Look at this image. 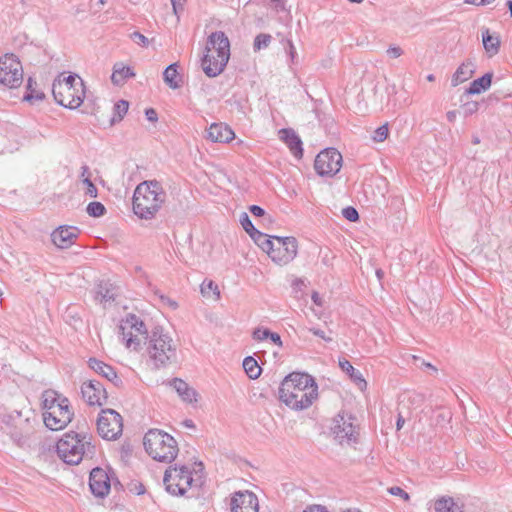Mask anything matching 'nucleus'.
<instances>
[{"instance_id": "obj_52", "label": "nucleus", "mask_w": 512, "mask_h": 512, "mask_svg": "<svg viewBox=\"0 0 512 512\" xmlns=\"http://www.w3.org/2000/svg\"><path fill=\"white\" fill-rule=\"evenodd\" d=\"M249 210L256 217H261L265 214L264 209L258 205H251Z\"/></svg>"}, {"instance_id": "obj_63", "label": "nucleus", "mask_w": 512, "mask_h": 512, "mask_svg": "<svg viewBox=\"0 0 512 512\" xmlns=\"http://www.w3.org/2000/svg\"><path fill=\"white\" fill-rule=\"evenodd\" d=\"M184 425L188 428H194V423L192 420L188 419L184 421Z\"/></svg>"}, {"instance_id": "obj_36", "label": "nucleus", "mask_w": 512, "mask_h": 512, "mask_svg": "<svg viewBox=\"0 0 512 512\" xmlns=\"http://www.w3.org/2000/svg\"><path fill=\"white\" fill-rule=\"evenodd\" d=\"M200 289H201L202 295L205 297H210L211 295H213L215 297V299H219V297H220V291H219L218 285L215 282H213L212 280L203 281Z\"/></svg>"}, {"instance_id": "obj_40", "label": "nucleus", "mask_w": 512, "mask_h": 512, "mask_svg": "<svg viewBox=\"0 0 512 512\" xmlns=\"http://www.w3.org/2000/svg\"><path fill=\"white\" fill-rule=\"evenodd\" d=\"M86 211L90 216L100 217L104 215L106 209L105 206L100 202H90Z\"/></svg>"}, {"instance_id": "obj_6", "label": "nucleus", "mask_w": 512, "mask_h": 512, "mask_svg": "<svg viewBox=\"0 0 512 512\" xmlns=\"http://www.w3.org/2000/svg\"><path fill=\"white\" fill-rule=\"evenodd\" d=\"M203 469L202 462L195 463L193 471L185 465L170 466L163 477L166 491L174 496H182L193 485H201Z\"/></svg>"}, {"instance_id": "obj_1", "label": "nucleus", "mask_w": 512, "mask_h": 512, "mask_svg": "<svg viewBox=\"0 0 512 512\" xmlns=\"http://www.w3.org/2000/svg\"><path fill=\"white\" fill-rule=\"evenodd\" d=\"M318 397V386L312 376L293 372L287 375L279 387V399L295 411L308 409Z\"/></svg>"}, {"instance_id": "obj_55", "label": "nucleus", "mask_w": 512, "mask_h": 512, "mask_svg": "<svg viewBox=\"0 0 512 512\" xmlns=\"http://www.w3.org/2000/svg\"><path fill=\"white\" fill-rule=\"evenodd\" d=\"M186 0H171L172 7L175 14H178L179 11L183 10V4Z\"/></svg>"}, {"instance_id": "obj_60", "label": "nucleus", "mask_w": 512, "mask_h": 512, "mask_svg": "<svg viewBox=\"0 0 512 512\" xmlns=\"http://www.w3.org/2000/svg\"><path fill=\"white\" fill-rule=\"evenodd\" d=\"M133 490L135 491V493L137 495L144 494V492H145V488H144L143 484H141V483L135 485V488Z\"/></svg>"}, {"instance_id": "obj_19", "label": "nucleus", "mask_w": 512, "mask_h": 512, "mask_svg": "<svg viewBox=\"0 0 512 512\" xmlns=\"http://www.w3.org/2000/svg\"><path fill=\"white\" fill-rule=\"evenodd\" d=\"M80 235L75 226H60L51 233L52 242L60 249L71 247Z\"/></svg>"}, {"instance_id": "obj_7", "label": "nucleus", "mask_w": 512, "mask_h": 512, "mask_svg": "<svg viewBox=\"0 0 512 512\" xmlns=\"http://www.w3.org/2000/svg\"><path fill=\"white\" fill-rule=\"evenodd\" d=\"M52 94L56 103L62 107L77 109L85 98L84 81L77 74H61L53 81Z\"/></svg>"}, {"instance_id": "obj_29", "label": "nucleus", "mask_w": 512, "mask_h": 512, "mask_svg": "<svg viewBox=\"0 0 512 512\" xmlns=\"http://www.w3.org/2000/svg\"><path fill=\"white\" fill-rule=\"evenodd\" d=\"M62 398L56 391L54 390H46L42 393V409L43 412H48L53 410L54 407H59L63 405Z\"/></svg>"}, {"instance_id": "obj_62", "label": "nucleus", "mask_w": 512, "mask_h": 512, "mask_svg": "<svg viewBox=\"0 0 512 512\" xmlns=\"http://www.w3.org/2000/svg\"><path fill=\"white\" fill-rule=\"evenodd\" d=\"M81 170H82V172H81L82 177H84V178L89 177L88 176L89 175V167L88 166H86V165L82 166Z\"/></svg>"}, {"instance_id": "obj_48", "label": "nucleus", "mask_w": 512, "mask_h": 512, "mask_svg": "<svg viewBox=\"0 0 512 512\" xmlns=\"http://www.w3.org/2000/svg\"><path fill=\"white\" fill-rule=\"evenodd\" d=\"M386 52L391 58H399L404 53L403 49L399 46H390Z\"/></svg>"}, {"instance_id": "obj_5", "label": "nucleus", "mask_w": 512, "mask_h": 512, "mask_svg": "<svg viewBox=\"0 0 512 512\" xmlns=\"http://www.w3.org/2000/svg\"><path fill=\"white\" fill-rule=\"evenodd\" d=\"M91 439L88 434L67 432L58 440L56 452L65 463L79 464L84 457H92L95 453Z\"/></svg>"}, {"instance_id": "obj_59", "label": "nucleus", "mask_w": 512, "mask_h": 512, "mask_svg": "<svg viewBox=\"0 0 512 512\" xmlns=\"http://www.w3.org/2000/svg\"><path fill=\"white\" fill-rule=\"evenodd\" d=\"M405 423V419L401 414L398 415L397 422H396V429L400 430L402 429L403 425Z\"/></svg>"}, {"instance_id": "obj_56", "label": "nucleus", "mask_w": 512, "mask_h": 512, "mask_svg": "<svg viewBox=\"0 0 512 512\" xmlns=\"http://www.w3.org/2000/svg\"><path fill=\"white\" fill-rule=\"evenodd\" d=\"M305 282L303 279L301 278H296L293 282H292V288L296 291H300L302 290L304 287H305Z\"/></svg>"}, {"instance_id": "obj_45", "label": "nucleus", "mask_w": 512, "mask_h": 512, "mask_svg": "<svg viewBox=\"0 0 512 512\" xmlns=\"http://www.w3.org/2000/svg\"><path fill=\"white\" fill-rule=\"evenodd\" d=\"M269 332H270V330L267 328L258 327L256 329H254V331L252 333V337L256 341H263L268 338Z\"/></svg>"}, {"instance_id": "obj_61", "label": "nucleus", "mask_w": 512, "mask_h": 512, "mask_svg": "<svg viewBox=\"0 0 512 512\" xmlns=\"http://www.w3.org/2000/svg\"><path fill=\"white\" fill-rule=\"evenodd\" d=\"M456 115H457V112L456 111H448L446 116H447V120L449 122H454L455 119H456Z\"/></svg>"}, {"instance_id": "obj_28", "label": "nucleus", "mask_w": 512, "mask_h": 512, "mask_svg": "<svg viewBox=\"0 0 512 512\" xmlns=\"http://www.w3.org/2000/svg\"><path fill=\"white\" fill-rule=\"evenodd\" d=\"M178 64L172 63L163 72V80L171 89L181 87L182 78L178 73Z\"/></svg>"}, {"instance_id": "obj_16", "label": "nucleus", "mask_w": 512, "mask_h": 512, "mask_svg": "<svg viewBox=\"0 0 512 512\" xmlns=\"http://www.w3.org/2000/svg\"><path fill=\"white\" fill-rule=\"evenodd\" d=\"M83 399L90 406H102L107 402V392L102 383L96 380L84 382L81 386Z\"/></svg>"}, {"instance_id": "obj_42", "label": "nucleus", "mask_w": 512, "mask_h": 512, "mask_svg": "<svg viewBox=\"0 0 512 512\" xmlns=\"http://www.w3.org/2000/svg\"><path fill=\"white\" fill-rule=\"evenodd\" d=\"M388 134V124H383L373 132L372 139L375 142H383L388 137Z\"/></svg>"}, {"instance_id": "obj_9", "label": "nucleus", "mask_w": 512, "mask_h": 512, "mask_svg": "<svg viewBox=\"0 0 512 512\" xmlns=\"http://www.w3.org/2000/svg\"><path fill=\"white\" fill-rule=\"evenodd\" d=\"M120 335L125 346L138 351L141 344V335H147L145 323L135 314H128L119 325Z\"/></svg>"}, {"instance_id": "obj_38", "label": "nucleus", "mask_w": 512, "mask_h": 512, "mask_svg": "<svg viewBox=\"0 0 512 512\" xmlns=\"http://www.w3.org/2000/svg\"><path fill=\"white\" fill-rule=\"evenodd\" d=\"M272 37L270 34L260 33L258 34L253 42L254 51H260L266 49L271 43Z\"/></svg>"}, {"instance_id": "obj_35", "label": "nucleus", "mask_w": 512, "mask_h": 512, "mask_svg": "<svg viewBox=\"0 0 512 512\" xmlns=\"http://www.w3.org/2000/svg\"><path fill=\"white\" fill-rule=\"evenodd\" d=\"M114 296L115 294L110 284L101 283L98 285L96 298L99 299L101 302L114 300Z\"/></svg>"}, {"instance_id": "obj_4", "label": "nucleus", "mask_w": 512, "mask_h": 512, "mask_svg": "<svg viewBox=\"0 0 512 512\" xmlns=\"http://www.w3.org/2000/svg\"><path fill=\"white\" fill-rule=\"evenodd\" d=\"M230 58V41L223 31L211 33L206 42L201 66L208 77L218 76Z\"/></svg>"}, {"instance_id": "obj_15", "label": "nucleus", "mask_w": 512, "mask_h": 512, "mask_svg": "<svg viewBox=\"0 0 512 512\" xmlns=\"http://www.w3.org/2000/svg\"><path fill=\"white\" fill-rule=\"evenodd\" d=\"M355 417L347 413H339L334 419L332 433L335 438L342 444L355 443L357 441V427L355 425Z\"/></svg>"}, {"instance_id": "obj_24", "label": "nucleus", "mask_w": 512, "mask_h": 512, "mask_svg": "<svg viewBox=\"0 0 512 512\" xmlns=\"http://www.w3.org/2000/svg\"><path fill=\"white\" fill-rule=\"evenodd\" d=\"M170 384L184 402L193 403L197 401V392L184 380L174 378Z\"/></svg>"}, {"instance_id": "obj_46", "label": "nucleus", "mask_w": 512, "mask_h": 512, "mask_svg": "<svg viewBox=\"0 0 512 512\" xmlns=\"http://www.w3.org/2000/svg\"><path fill=\"white\" fill-rule=\"evenodd\" d=\"M83 183L87 186L86 195H88L91 198H96L98 191L96 186L91 181V179L89 177H85L83 179Z\"/></svg>"}, {"instance_id": "obj_32", "label": "nucleus", "mask_w": 512, "mask_h": 512, "mask_svg": "<svg viewBox=\"0 0 512 512\" xmlns=\"http://www.w3.org/2000/svg\"><path fill=\"white\" fill-rule=\"evenodd\" d=\"M482 41L486 52L489 56H494L498 53L500 47V41L498 37H494L489 33V30L486 29L482 33Z\"/></svg>"}, {"instance_id": "obj_39", "label": "nucleus", "mask_w": 512, "mask_h": 512, "mask_svg": "<svg viewBox=\"0 0 512 512\" xmlns=\"http://www.w3.org/2000/svg\"><path fill=\"white\" fill-rule=\"evenodd\" d=\"M239 222L250 237L257 233L258 230L254 227L250 217L246 212L240 214Z\"/></svg>"}, {"instance_id": "obj_51", "label": "nucleus", "mask_w": 512, "mask_h": 512, "mask_svg": "<svg viewBox=\"0 0 512 512\" xmlns=\"http://www.w3.org/2000/svg\"><path fill=\"white\" fill-rule=\"evenodd\" d=\"M303 512H329L325 506L322 505H311L307 507Z\"/></svg>"}, {"instance_id": "obj_31", "label": "nucleus", "mask_w": 512, "mask_h": 512, "mask_svg": "<svg viewBox=\"0 0 512 512\" xmlns=\"http://www.w3.org/2000/svg\"><path fill=\"white\" fill-rule=\"evenodd\" d=\"M435 512H462L461 507L458 506L452 497H440L434 503Z\"/></svg>"}, {"instance_id": "obj_37", "label": "nucleus", "mask_w": 512, "mask_h": 512, "mask_svg": "<svg viewBox=\"0 0 512 512\" xmlns=\"http://www.w3.org/2000/svg\"><path fill=\"white\" fill-rule=\"evenodd\" d=\"M128 107H129V104L127 101L119 100L114 105V108H113L114 116L112 118V122L115 123V122L121 121L123 119L124 115L127 113Z\"/></svg>"}, {"instance_id": "obj_57", "label": "nucleus", "mask_w": 512, "mask_h": 512, "mask_svg": "<svg viewBox=\"0 0 512 512\" xmlns=\"http://www.w3.org/2000/svg\"><path fill=\"white\" fill-rule=\"evenodd\" d=\"M288 53L292 61H294L296 57V48L291 40H288Z\"/></svg>"}, {"instance_id": "obj_54", "label": "nucleus", "mask_w": 512, "mask_h": 512, "mask_svg": "<svg viewBox=\"0 0 512 512\" xmlns=\"http://www.w3.org/2000/svg\"><path fill=\"white\" fill-rule=\"evenodd\" d=\"M268 338L274 343L276 344L277 346L281 347L282 346V340H281V337L278 333L276 332H269V335H268Z\"/></svg>"}, {"instance_id": "obj_14", "label": "nucleus", "mask_w": 512, "mask_h": 512, "mask_svg": "<svg viewBox=\"0 0 512 512\" xmlns=\"http://www.w3.org/2000/svg\"><path fill=\"white\" fill-rule=\"evenodd\" d=\"M62 403L63 405L42 413L44 424L51 431L64 429L73 419L74 413L68 398L63 397Z\"/></svg>"}, {"instance_id": "obj_22", "label": "nucleus", "mask_w": 512, "mask_h": 512, "mask_svg": "<svg viewBox=\"0 0 512 512\" xmlns=\"http://www.w3.org/2000/svg\"><path fill=\"white\" fill-rule=\"evenodd\" d=\"M234 137L233 130L223 123H213L207 129L206 138L212 142L227 143Z\"/></svg>"}, {"instance_id": "obj_23", "label": "nucleus", "mask_w": 512, "mask_h": 512, "mask_svg": "<svg viewBox=\"0 0 512 512\" xmlns=\"http://www.w3.org/2000/svg\"><path fill=\"white\" fill-rule=\"evenodd\" d=\"M476 71V64L472 59H467L462 62L451 78V85L456 87L466 81H468L474 75Z\"/></svg>"}, {"instance_id": "obj_33", "label": "nucleus", "mask_w": 512, "mask_h": 512, "mask_svg": "<svg viewBox=\"0 0 512 512\" xmlns=\"http://www.w3.org/2000/svg\"><path fill=\"white\" fill-rule=\"evenodd\" d=\"M251 238L265 253L269 255L272 247H274V236L269 237L268 235L258 230L257 233L253 235Z\"/></svg>"}, {"instance_id": "obj_58", "label": "nucleus", "mask_w": 512, "mask_h": 512, "mask_svg": "<svg viewBox=\"0 0 512 512\" xmlns=\"http://www.w3.org/2000/svg\"><path fill=\"white\" fill-rule=\"evenodd\" d=\"M311 299L317 306H322V298L317 291L312 293Z\"/></svg>"}, {"instance_id": "obj_11", "label": "nucleus", "mask_w": 512, "mask_h": 512, "mask_svg": "<svg viewBox=\"0 0 512 512\" xmlns=\"http://www.w3.org/2000/svg\"><path fill=\"white\" fill-rule=\"evenodd\" d=\"M99 435L106 440L117 439L123 431L122 416L113 409H104L97 419Z\"/></svg>"}, {"instance_id": "obj_20", "label": "nucleus", "mask_w": 512, "mask_h": 512, "mask_svg": "<svg viewBox=\"0 0 512 512\" xmlns=\"http://www.w3.org/2000/svg\"><path fill=\"white\" fill-rule=\"evenodd\" d=\"M278 137L286 144L295 158L301 159L303 157V143L294 129L282 128L278 131Z\"/></svg>"}, {"instance_id": "obj_44", "label": "nucleus", "mask_w": 512, "mask_h": 512, "mask_svg": "<svg viewBox=\"0 0 512 512\" xmlns=\"http://www.w3.org/2000/svg\"><path fill=\"white\" fill-rule=\"evenodd\" d=\"M130 38L134 43L141 47H147L149 45V39L140 32H133L130 35Z\"/></svg>"}, {"instance_id": "obj_17", "label": "nucleus", "mask_w": 512, "mask_h": 512, "mask_svg": "<svg viewBox=\"0 0 512 512\" xmlns=\"http://www.w3.org/2000/svg\"><path fill=\"white\" fill-rule=\"evenodd\" d=\"M89 487L94 496L99 498L107 496L111 488L108 472L100 467L93 468L89 476Z\"/></svg>"}, {"instance_id": "obj_10", "label": "nucleus", "mask_w": 512, "mask_h": 512, "mask_svg": "<svg viewBox=\"0 0 512 512\" xmlns=\"http://www.w3.org/2000/svg\"><path fill=\"white\" fill-rule=\"evenodd\" d=\"M23 82V68L13 54L0 57V86L8 89L18 88Z\"/></svg>"}, {"instance_id": "obj_53", "label": "nucleus", "mask_w": 512, "mask_h": 512, "mask_svg": "<svg viewBox=\"0 0 512 512\" xmlns=\"http://www.w3.org/2000/svg\"><path fill=\"white\" fill-rule=\"evenodd\" d=\"M494 1L495 0H464V3L470 4V5L484 6V5L490 4Z\"/></svg>"}, {"instance_id": "obj_3", "label": "nucleus", "mask_w": 512, "mask_h": 512, "mask_svg": "<svg viewBox=\"0 0 512 512\" xmlns=\"http://www.w3.org/2000/svg\"><path fill=\"white\" fill-rule=\"evenodd\" d=\"M145 352L152 367L162 369L176 361L177 345L168 332L155 327L146 336Z\"/></svg>"}, {"instance_id": "obj_41", "label": "nucleus", "mask_w": 512, "mask_h": 512, "mask_svg": "<svg viewBox=\"0 0 512 512\" xmlns=\"http://www.w3.org/2000/svg\"><path fill=\"white\" fill-rule=\"evenodd\" d=\"M479 110V103L477 101H467L461 106V113L464 117H469Z\"/></svg>"}, {"instance_id": "obj_2", "label": "nucleus", "mask_w": 512, "mask_h": 512, "mask_svg": "<svg viewBox=\"0 0 512 512\" xmlns=\"http://www.w3.org/2000/svg\"><path fill=\"white\" fill-rule=\"evenodd\" d=\"M166 201V192L157 180L139 183L133 193V211L140 219L155 218Z\"/></svg>"}, {"instance_id": "obj_30", "label": "nucleus", "mask_w": 512, "mask_h": 512, "mask_svg": "<svg viewBox=\"0 0 512 512\" xmlns=\"http://www.w3.org/2000/svg\"><path fill=\"white\" fill-rule=\"evenodd\" d=\"M36 86L37 82L32 77H29L27 80L26 92L23 96L24 101L33 104L35 102L42 101L45 98V94L38 91Z\"/></svg>"}, {"instance_id": "obj_12", "label": "nucleus", "mask_w": 512, "mask_h": 512, "mask_svg": "<svg viewBox=\"0 0 512 512\" xmlns=\"http://www.w3.org/2000/svg\"><path fill=\"white\" fill-rule=\"evenodd\" d=\"M269 257L278 265H287L298 253V242L295 237L274 236V243Z\"/></svg>"}, {"instance_id": "obj_50", "label": "nucleus", "mask_w": 512, "mask_h": 512, "mask_svg": "<svg viewBox=\"0 0 512 512\" xmlns=\"http://www.w3.org/2000/svg\"><path fill=\"white\" fill-rule=\"evenodd\" d=\"M145 116L150 122H156L158 120L157 112L153 108L146 109Z\"/></svg>"}, {"instance_id": "obj_34", "label": "nucleus", "mask_w": 512, "mask_h": 512, "mask_svg": "<svg viewBox=\"0 0 512 512\" xmlns=\"http://www.w3.org/2000/svg\"><path fill=\"white\" fill-rule=\"evenodd\" d=\"M243 368L250 379H257L262 371L257 361L251 356L243 360Z\"/></svg>"}, {"instance_id": "obj_18", "label": "nucleus", "mask_w": 512, "mask_h": 512, "mask_svg": "<svg viewBox=\"0 0 512 512\" xmlns=\"http://www.w3.org/2000/svg\"><path fill=\"white\" fill-rule=\"evenodd\" d=\"M231 512H258L257 496L250 491L235 492L230 502Z\"/></svg>"}, {"instance_id": "obj_21", "label": "nucleus", "mask_w": 512, "mask_h": 512, "mask_svg": "<svg viewBox=\"0 0 512 512\" xmlns=\"http://www.w3.org/2000/svg\"><path fill=\"white\" fill-rule=\"evenodd\" d=\"M88 364L93 371L106 378L108 381L113 383L114 386L119 387L122 384V380L111 365L96 358H90Z\"/></svg>"}, {"instance_id": "obj_47", "label": "nucleus", "mask_w": 512, "mask_h": 512, "mask_svg": "<svg viewBox=\"0 0 512 512\" xmlns=\"http://www.w3.org/2000/svg\"><path fill=\"white\" fill-rule=\"evenodd\" d=\"M388 492L393 495V496H399L401 497L403 500L405 501H408L410 496L409 494L403 490L401 487L399 486H392L388 489Z\"/></svg>"}, {"instance_id": "obj_64", "label": "nucleus", "mask_w": 512, "mask_h": 512, "mask_svg": "<svg viewBox=\"0 0 512 512\" xmlns=\"http://www.w3.org/2000/svg\"><path fill=\"white\" fill-rule=\"evenodd\" d=\"M507 6L510 12V16L512 17V0L507 1Z\"/></svg>"}, {"instance_id": "obj_49", "label": "nucleus", "mask_w": 512, "mask_h": 512, "mask_svg": "<svg viewBox=\"0 0 512 512\" xmlns=\"http://www.w3.org/2000/svg\"><path fill=\"white\" fill-rule=\"evenodd\" d=\"M309 331H310L313 335H315V336H317V337H319V338L323 339V340H324V341H326V342H331V341H332V338H331L330 336H327V335L325 334V332H324L323 330L319 329V328L312 327V328H309Z\"/></svg>"}, {"instance_id": "obj_43", "label": "nucleus", "mask_w": 512, "mask_h": 512, "mask_svg": "<svg viewBox=\"0 0 512 512\" xmlns=\"http://www.w3.org/2000/svg\"><path fill=\"white\" fill-rule=\"evenodd\" d=\"M342 215L348 221H351V222H355V221H357L359 219L358 211L354 207H352V206L345 207L342 210Z\"/></svg>"}, {"instance_id": "obj_25", "label": "nucleus", "mask_w": 512, "mask_h": 512, "mask_svg": "<svg viewBox=\"0 0 512 512\" xmlns=\"http://www.w3.org/2000/svg\"><path fill=\"white\" fill-rule=\"evenodd\" d=\"M493 73L487 72L480 78L473 80L469 87L465 90V94L467 95H476L480 94L483 91H486L490 88L492 83Z\"/></svg>"}, {"instance_id": "obj_26", "label": "nucleus", "mask_w": 512, "mask_h": 512, "mask_svg": "<svg viewBox=\"0 0 512 512\" xmlns=\"http://www.w3.org/2000/svg\"><path fill=\"white\" fill-rule=\"evenodd\" d=\"M340 368L345 371L350 379L358 385L361 390H364L367 386L366 380L363 378L361 372L356 370L352 364L345 358L339 359Z\"/></svg>"}, {"instance_id": "obj_27", "label": "nucleus", "mask_w": 512, "mask_h": 512, "mask_svg": "<svg viewBox=\"0 0 512 512\" xmlns=\"http://www.w3.org/2000/svg\"><path fill=\"white\" fill-rule=\"evenodd\" d=\"M134 76H135V73L130 66H125L123 63H116L113 66L111 81L115 85H121L128 78H132Z\"/></svg>"}, {"instance_id": "obj_13", "label": "nucleus", "mask_w": 512, "mask_h": 512, "mask_svg": "<svg viewBox=\"0 0 512 512\" xmlns=\"http://www.w3.org/2000/svg\"><path fill=\"white\" fill-rule=\"evenodd\" d=\"M342 167V155L335 148H326L315 158L314 168L318 175L333 177Z\"/></svg>"}, {"instance_id": "obj_8", "label": "nucleus", "mask_w": 512, "mask_h": 512, "mask_svg": "<svg viewBox=\"0 0 512 512\" xmlns=\"http://www.w3.org/2000/svg\"><path fill=\"white\" fill-rule=\"evenodd\" d=\"M143 444L148 455L158 462L171 463L179 452L176 440L159 429H150Z\"/></svg>"}]
</instances>
